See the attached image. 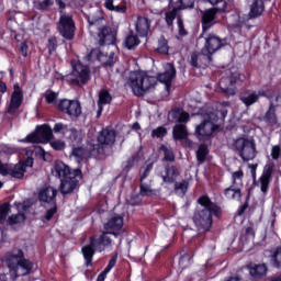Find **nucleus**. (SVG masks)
<instances>
[{
    "label": "nucleus",
    "instance_id": "nucleus-39",
    "mask_svg": "<svg viewBox=\"0 0 281 281\" xmlns=\"http://www.w3.org/2000/svg\"><path fill=\"white\" fill-rule=\"evenodd\" d=\"M245 177V173L243 170H237L232 173V186H235L238 188V186H243V179Z\"/></svg>",
    "mask_w": 281,
    "mask_h": 281
},
{
    "label": "nucleus",
    "instance_id": "nucleus-20",
    "mask_svg": "<svg viewBox=\"0 0 281 281\" xmlns=\"http://www.w3.org/2000/svg\"><path fill=\"white\" fill-rule=\"evenodd\" d=\"M100 150V145L95 143H88L87 148L85 147H74L72 148V157H75L76 161L80 164L82 159H87L90 155L98 153Z\"/></svg>",
    "mask_w": 281,
    "mask_h": 281
},
{
    "label": "nucleus",
    "instance_id": "nucleus-11",
    "mask_svg": "<svg viewBox=\"0 0 281 281\" xmlns=\"http://www.w3.org/2000/svg\"><path fill=\"white\" fill-rule=\"evenodd\" d=\"M53 133L56 135H63L68 142L72 144V146H78V144H82V132L76 130L71 125H67L65 123H55L53 127Z\"/></svg>",
    "mask_w": 281,
    "mask_h": 281
},
{
    "label": "nucleus",
    "instance_id": "nucleus-36",
    "mask_svg": "<svg viewBox=\"0 0 281 281\" xmlns=\"http://www.w3.org/2000/svg\"><path fill=\"white\" fill-rule=\"evenodd\" d=\"M124 45L127 49H133L134 47H137L139 45V38L137 35L130 34L125 37Z\"/></svg>",
    "mask_w": 281,
    "mask_h": 281
},
{
    "label": "nucleus",
    "instance_id": "nucleus-16",
    "mask_svg": "<svg viewBox=\"0 0 281 281\" xmlns=\"http://www.w3.org/2000/svg\"><path fill=\"white\" fill-rule=\"evenodd\" d=\"M21 104H23V91L21 90V87H19V83H15L11 99L7 104V115H19Z\"/></svg>",
    "mask_w": 281,
    "mask_h": 281
},
{
    "label": "nucleus",
    "instance_id": "nucleus-5",
    "mask_svg": "<svg viewBox=\"0 0 281 281\" xmlns=\"http://www.w3.org/2000/svg\"><path fill=\"white\" fill-rule=\"evenodd\" d=\"M127 85L132 89L134 95L142 98V95L148 93L150 89H155L157 78L148 75L146 71H134L130 74Z\"/></svg>",
    "mask_w": 281,
    "mask_h": 281
},
{
    "label": "nucleus",
    "instance_id": "nucleus-14",
    "mask_svg": "<svg viewBox=\"0 0 281 281\" xmlns=\"http://www.w3.org/2000/svg\"><path fill=\"white\" fill-rule=\"evenodd\" d=\"M171 11L166 13L167 25H172L175 19H177L178 10H188V8H194V0H168Z\"/></svg>",
    "mask_w": 281,
    "mask_h": 281
},
{
    "label": "nucleus",
    "instance_id": "nucleus-30",
    "mask_svg": "<svg viewBox=\"0 0 281 281\" xmlns=\"http://www.w3.org/2000/svg\"><path fill=\"white\" fill-rule=\"evenodd\" d=\"M265 12V1L262 0H254L250 4V11L248 13L249 19H258V16H262Z\"/></svg>",
    "mask_w": 281,
    "mask_h": 281
},
{
    "label": "nucleus",
    "instance_id": "nucleus-24",
    "mask_svg": "<svg viewBox=\"0 0 281 281\" xmlns=\"http://www.w3.org/2000/svg\"><path fill=\"white\" fill-rule=\"evenodd\" d=\"M58 194V190L54 187H45L40 190L38 200L42 203H48L49 205H56V196Z\"/></svg>",
    "mask_w": 281,
    "mask_h": 281
},
{
    "label": "nucleus",
    "instance_id": "nucleus-18",
    "mask_svg": "<svg viewBox=\"0 0 281 281\" xmlns=\"http://www.w3.org/2000/svg\"><path fill=\"white\" fill-rule=\"evenodd\" d=\"M60 181L61 194H71V192L78 188V183L80 181V170H76V173L63 178Z\"/></svg>",
    "mask_w": 281,
    "mask_h": 281
},
{
    "label": "nucleus",
    "instance_id": "nucleus-53",
    "mask_svg": "<svg viewBox=\"0 0 281 281\" xmlns=\"http://www.w3.org/2000/svg\"><path fill=\"white\" fill-rule=\"evenodd\" d=\"M49 144L54 150H65L66 144L64 140H53Z\"/></svg>",
    "mask_w": 281,
    "mask_h": 281
},
{
    "label": "nucleus",
    "instance_id": "nucleus-61",
    "mask_svg": "<svg viewBox=\"0 0 281 281\" xmlns=\"http://www.w3.org/2000/svg\"><path fill=\"white\" fill-rule=\"evenodd\" d=\"M198 60H199V55L193 53L191 55V65H192V67H199Z\"/></svg>",
    "mask_w": 281,
    "mask_h": 281
},
{
    "label": "nucleus",
    "instance_id": "nucleus-29",
    "mask_svg": "<svg viewBox=\"0 0 281 281\" xmlns=\"http://www.w3.org/2000/svg\"><path fill=\"white\" fill-rule=\"evenodd\" d=\"M162 180L165 183H175L179 177V169L177 167L169 165L165 168V171L161 173Z\"/></svg>",
    "mask_w": 281,
    "mask_h": 281
},
{
    "label": "nucleus",
    "instance_id": "nucleus-46",
    "mask_svg": "<svg viewBox=\"0 0 281 281\" xmlns=\"http://www.w3.org/2000/svg\"><path fill=\"white\" fill-rule=\"evenodd\" d=\"M160 150H162L165 155V161H175V153H172V149L168 148V146L162 145L160 147Z\"/></svg>",
    "mask_w": 281,
    "mask_h": 281
},
{
    "label": "nucleus",
    "instance_id": "nucleus-19",
    "mask_svg": "<svg viewBox=\"0 0 281 281\" xmlns=\"http://www.w3.org/2000/svg\"><path fill=\"white\" fill-rule=\"evenodd\" d=\"M263 95V98H272V94L269 90L261 89L258 92L254 90H246L240 94V100L246 106H251V104H256L258 102V98Z\"/></svg>",
    "mask_w": 281,
    "mask_h": 281
},
{
    "label": "nucleus",
    "instance_id": "nucleus-27",
    "mask_svg": "<svg viewBox=\"0 0 281 281\" xmlns=\"http://www.w3.org/2000/svg\"><path fill=\"white\" fill-rule=\"evenodd\" d=\"M136 34L142 38L148 36V32L150 31V21L147 18L138 16L135 22Z\"/></svg>",
    "mask_w": 281,
    "mask_h": 281
},
{
    "label": "nucleus",
    "instance_id": "nucleus-41",
    "mask_svg": "<svg viewBox=\"0 0 281 281\" xmlns=\"http://www.w3.org/2000/svg\"><path fill=\"white\" fill-rule=\"evenodd\" d=\"M204 2L211 3V5H217L216 10L218 12H226L227 11V2L225 0H202Z\"/></svg>",
    "mask_w": 281,
    "mask_h": 281
},
{
    "label": "nucleus",
    "instance_id": "nucleus-56",
    "mask_svg": "<svg viewBox=\"0 0 281 281\" xmlns=\"http://www.w3.org/2000/svg\"><path fill=\"white\" fill-rule=\"evenodd\" d=\"M116 262H117V257H112L111 260L109 261L108 266L104 269L105 273H111V269H113V267H115Z\"/></svg>",
    "mask_w": 281,
    "mask_h": 281
},
{
    "label": "nucleus",
    "instance_id": "nucleus-32",
    "mask_svg": "<svg viewBox=\"0 0 281 281\" xmlns=\"http://www.w3.org/2000/svg\"><path fill=\"white\" fill-rule=\"evenodd\" d=\"M224 194L226 199H229L231 201H240V188L232 184L231 187L226 188L224 191Z\"/></svg>",
    "mask_w": 281,
    "mask_h": 281
},
{
    "label": "nucleus",
    "instance_id": "nucleus-55",
    "mask_svg": "<svg viewBox=\"0 0 281 281\" xmlns=\"http://www.w3.org/2000/svg\"><path fill=\"white\" fill-rule=\"evenodd\" d=\"M190 266V257L188 255H183L179 260V267L181 269H186V267Z\"/></svg>",
    "mask_w": 281,
    "mask_h": 281
},
{
    "label": "nucleus",
    "instance_id": "nucleus-7",
    "mask_svg": "<svg viewBox=\"0 0 281 281\" xmlns=\"http://www.w3.org/2000/svg\"><path fill=\"white\" fill-rule=\"evenodd\" d=\"M26 157L27 158L24 162H19L14 165V167L5 165L0 160V175H2V177H7V175H10V177H13V179H23V177H25V169L32 168V166H34L32 150L26 151Z\"/></svg>",
    "mask_w": 281,
    "mask_h": 281
},
{
    "label": "nucleus",
    "instance_id": "nucleus-43",
    "mask_svg": "<svg viewBox=\"0 0 281 281\" xmlns=\"http://www.w3.org/2000/svg\"><path fill=\"white\" fill-rule=\"evenodd\" d=\"M271 263L277 269L281 267V248H277L271 256Z\"/></svg>",
    "mask_w": 281,
    "mask_h": 281
},
{
    "label": "nucleus",
    "instance_id": "nucleus-35",
    "mask_svg": "<svg viewBox=\"0 0 281 281\" xmlns=\"http://www.w3.org/2000/svg\"><path fill=\"white\" fill-rule=\"evenodd\" d=\"M249 273L252 278H262L267 276V266L265 263L249 268Z\"/></svg>",
    "mask_w": 281,
    "mask_h": 281
},
{
    "label": "nucleus",
    "instance_id": "nucleus-3",
    "mask_svg": "<svg viewBox=\"0 0 281 281\" xmlns=\"http://www.w3.org/2000/svg\"><path fill=\"white\" fill-rule=\"evenodd\" d=\"M229 106V102L224 101L218 104L217 112H211L203 115V122L195 127V134L198 135L199 139H205V137H211L212 133L218 128L216 123L218 122V115L222 120L227 117V109Z\"/></svg>",
    "mask_w": 281,
    "mask_h": 281
},
{
    "label": "nucleus",
    "instance_id": "nucleus-28",
    "mask_svg": "<svg viewBox=\"0 0 281 281\" xmlns=\"http://www.w3.org/2000/svg\"><path fill=\"white\" fill-rule=\"evenodd\" d=\"M216 24V10L209 9L202 12V30L203 32H207L212 25Z\"/></svg>",
    "mask_w": 281,
    "mask_h": 281
},
{
    "label": "nucleus",
    "instance_id": "nucleus-6",
    "mask_svg": "<svg viewBox=\"0 0 281 281\" xmlns=\"http://www.w3.org/2000/svg\"><path fill=\"white\" fill-rule=\"evenodd\" d=\"M88 23L90 34H95V30H98L99 45H113L115 43V32L106 26L104 18L93 20L88 16Z\"/></svg>",
    "mask_w": 281,
    "mask_h": 281
},
{
    "label": "nucleus",
    "instance_id": "nucleus-10",
    "mask_svg": "<svg viewBox=\"0 0 281 281\" xmlns=\"http://www.w3.org/2000/svg\"><path fill=\"white\" fill-rule=\"evenodd\" d=\"M171 117L178 122L172 131L173 139H187L188 127L183 124L190 120V114L182 109H175L171 111Z\"/></svg>",
    "mask_w": 281,
    "mask_h": 281
},
{
    "label": "nucleus",
    "instance_id": "nucleus-64",
    "mask_svg": "<svg viewBox=\"0 0 281 281\" xmlns=\"http://www.w3.org/2000/svg\"><path fill=\"white\" fill-rule=\"evenodd\" d=\"M258 168V165L251 164L249 165V169L251 171L252 177H256V169Z\"/></svg>",
    "mask_w": 281,
    "mask_h": 281
},
{
    "label": "nucleus",
    "instance_id": "nucleus-62",
    "mask_svg": "<svg viewBox=\"0 0 281 281\" xmlns=\"http://www.w3.org/2000/svg\"><path fill=\"white\" fill-rule=\"evenodd\" d=\"M106 276H109V272L106 270H103L97 278V281H104L106 280Z\"/></svg>",
    "mask_w": 281,
    "mask_h": 281
},
{
    "label": "nucleus",
    "instance_id": "nucleus-21",
    "mask_svg": "<svg viewBox=\"0 0 281 281\" xmlns=\"http://www.w3.org/2000/svg\"><path fill=\"white\" fill-rule=\"evenodd\" d=\"M175 76H177V70L172 64L165 65V72L158 75V80L162 85H165L166 91H170V85H172V80H175Z\"/></svg>",
    "mask_w": 281,
    "mask_h": 281
},
{
    "label": "nucleus",
    "instance_id": "nucleus-12",
    "mask_svg": "<svg viewBox=\"0 0 281 281\" xmlns=\"http://www.w3.org/2000/svg\"><path fill=\"white\" fill-rule=\"evenodd\" d=\"M69 80L77 85H87L89 80H91V70L89 69V66L83 65L80 61L72 64V72Z\"/></svg>",
    "mask_w": 281,
    "mask_h": 281
},
{
    "label": "nucleus",
    "instance_id": "nucleus-59",
    "mask_svg": "<svg viewBox=\"0 0 281 281\" xmlns=\"http://www.w3.org/2000/svg\"><path fill=\"white\" fill-rule=\"evenodd\" d=\"M115 63V53L111 52L109 55V59L104 63L105 67H111Z\"/></svg>",
    "mask_w": 281,
    "mask_h": 281
},
{
    "label": "nucleus",
    "instance_id": "nucleus-15",
    "mask_svg": "<svg viewBox=\"0 0 281 281\" xmlns=\"http://www.w3.org/2000/svg\"><path fill=\"white\" fill-rule=\"evenodd\" d=\"M60 35L67 41H71L76 34V23L70 14H61L58 23Z\"/></svg>",
    "mask_w": 281,
    "mask_h": 281
},
{
    "label": "nucleus",
    "instance_id": "nucleus-1",
    "mask_svg": "<svg viewBox=\"0 0 281 281\" xmlns=\"http://www.w3.org/2000/svg\"><path fill=\"white\" fill-rule=\"evenodd\" d=\"M122 227H124V217L122 215H115L104 224V229H106L105 233L99 237H91L90 245H87L81 249L86 260V267H91L95 251L102 252L106 247H111L112 240L111 237H109V234L117 236V233L115 232H120Z\"/></svg>",
    "mask_w": 281,
    "mask_h": 281
},
{
    "label": "nucleus",
    "instance_id": "nucleus-8",
    "mask_svg": "<svg viewBox=\"0 0 281 281\" xmlns=\"http://www.w3.org/2000/svg\"><path fill=\"white\" fill-rule=\"evenodd\" d=\"M235 150L243 161H254L258 151L256 150V140L254 138L240 137L234 142Z\"/></svg>",
    "mask_w": 281,
    "mask_h": 281
},
{
    "label": "nucleus",
    "instance_id": "nucleus-4",
    "mask_svg": "<svg viewBox=\"0 0 281 281\" xmlns=\"http://www.w3.org/2000/svg\"><path fill=\"white\" fill-rule=\"evenodd\" d=\"M5 265L9 268V273L12 280L21 278L23 276H29L32 271V261L26 260L23 257V250H13L12 252L5 256Z\"/></svg>",
    "mask_w": 281,
    "mask_h": 281
},
{
    "label": "nucleus",
    "instance_id": "nucleus-25",
    "mask_svg": "<svg viewBox=\"0 0 281 281\" xmlns=\"http://www.w3.org/2000/svg\"><path fill=\"white\" fill-rule=\"evenodd\" d=\"M155 194H157V191L153 190L150 184L140 182V194L132 198L130 205H139V203H142V196H155Z\"/></svg>",
    "mask_w": 281,
    "mask_h": 281
},
{
    "label": "nucleus",
    "instance_id": "nucleus-54",
    "mask_svg": "<svg viewBox=\"0 0 281 281\" xmlns=\"http://www.w3.org/2000/svg\"><path fill=\"white\" fill-rule=\"evenodd\" d=\"M168 133L165 127H157L151 132V137H165V135Z\"/></svg>",
    "mask_w": 281,
    "mask_h": 281
},
{
    "label": "nucleus",
    "instance_id": "nucleus-50",
    "mask_svg": "<svg viewBox=\"0 0 281 281\" xmlns=\"http://www.w3.org/2000/svg\"><path fill=\"white\" fill-rule=\"evenodd\" d=\"M27 150H32V155H34V153H35V155H37V157H42V159H45L46 153H45V149H43V147L35 146L33 148L26 149V153H27Z\"/></svg>",
    "mask_w": 281,
    "mask_h": 281
},
{
    "label": "nucleus",
    "instance_id": "nucleus-13",
    "mask_svg": "<svg viewBox=\"0 0 281 281\" xmlns=\"http://www.w3.org/2000/svg\"><path fill=\"white\" fill-rule=\"evenodd\" d=\"M243 82L245 80V75H241L234 69V71H229V78L223 77L220 80V88L222 89L223 93L226 95H236V89L234 88V85L236 82Z\"/></svg>",
    "mask_w": 281,
    "mask_h": 281
},
{
    "label": "nucleus",
    "instance_id": "nucleus-60",
    "mask_svg": "<svg viewBox=\"0 0 281 281\" xmlns=\"http://www.w3.org/2000/svg\"><path fill=\"white\" fill-rule=\"evenodd\" d=\"M178 27H179V34L180 36H186V29L183 27V20L181 18H178Z\"/></svg>",
    "mask_w": 281,
    "mask_h": 281
},
{
    "label": "nucleus",
    "instance_id": "nucleus-17",
    "mask_svg": "<svg viewBox=\"0 0 281 281\" xmlns=\"http://www.w3.org/2000/svg\"><path fill=\"white\" fill-rule=\"evenodd\" d=\"M57 106L61 113H66L69 117H79L82 113V106L76 100L63 99L58 102Z\"/></svg>",
    "mask_w": 281,
    "mask_h": 281
},
{
    "label": "nucleus",
    "instance_id": "nucleus-33",
    "mask_svg": "<svg viewBox=\"0 0 281 281\" xmlns=\"http://www.w3.org/2000/svg\"><path fill=\"white\" fill-rule=\"evenodd\" d=\"M260 190L263 194H267L269 190V183H271V170H266L259 179Z\"/></svg>",
    "mask_w": 281,
    "mask_h": 281
},
{
    "label": "nucleus",
    "instance_id": "nucleus-26",
    "mask_svg": "<svg viewBox=\"0 0 281 281\" xmlns=\"http://www.w3.org/2000/svg\"><path fill=\"white\" fill-rule=\"evenodd\" d=\"M99 148L100 144L105 146H113L115 144V131L113 130H102L98 136Z\"/></svg>",
    "mask_w": 281,
    "mask_h": 281
},
{
    "label": "nucleus",
    "instance_id": "nucleus-49",
    "mask_svg": "<svg viewBox=\"0 0 281 281\" xmlns=\"http://www.w3.org/2000/svg\"><path fill=\"white\" fill-rule=\"evenodd\" d=\"M57 98H58V93H56L52 90H47L45 92V100H46L47 104H54V102H56Z\"/></svg>",
    "mask_w": 281,
    "mask_h": 281
},
{
    "label": "nucleus",
    "instance_id": "nucleus-38",
    "mask_svg": "<svg viewBox=\"0 0 281 281\" xmlns=\"http://www.w3.org/2000/svg\"><path fill=\"white\" fill-rule=\"evenodd\" d=\"M266 122L272 126L278 124V119L276 117V106L273 104H270V108L266 113Z\"/></svg>",
    "mask_w": 281,
    "mask_h": 281
},
{
    "label": "nucleus",
    "instance_id": "nucleus-23",
    "mask_svg": "<svg viewBox=\"0 0 281 281\" xmlns=\"http://www.w3.org/2000/svg\"><path fill=\"white\" fill-rule=\"evenodd\" d=\"M221 38L214 35H210L206 38L205 45L202 48L203 56H212V54H216L218 49H221Z\"/></svg>",
    "mask_w": 281,
    "mask_h": 281
},
{
    "label": "nucleus",
    "instance_id": "nucleus-9",
    "mask_svg": "<svg viewBox=\"0 0 281 281\" xmlns=\"http://www.w3.org/2000/svg\"><path fill=\"white\" fill-rule=\"evenodd\" d=\"M54 139V130L47 124L40 125L36 131L20 139L23 144H47Z\"/></svg>",
    "mask_w": 281,
    "mask_h": 281
},
{
    "label": "nucleus",
    "instance_id": "nucleus-37",
    "mask_svg": "<svg viewBox=\"0 0 281 281\" xmlns=\"http://www.w3.org/2000/svg\"><path fill=\"white\" fill-rule=\"evenodd\" d=\"M112 97L106 90H101L99 93L98 106H104L105 104H111Z\"/></svg>",
    "mask_w": 281,
    "mask_h": 281
},
{
    "label": "nucleus",
    "instance_id": "nucleus-51",
    "mask_svg": "<svg viewBox=\"0 0 281 281\" xmlns=\"http://www.w3.org/2000/svg\"><path fill=\"white\" fill-rule=\"evenodd\" d=\"M153 170V165H147L146 168L140 170V182H146V177L150 175Z\"/></svg>",
    "mask_w": 281,
    "mask_h": 281
},
{
    "label": "nucleus",
    "instance_id": "nucleus-44",
    "mask_svg": "<svg viewBox=\"0 0 281 281\" xmlns=\"http://www.w3.org/2000/svg\"><path fill=\"white\" fill-rule=\"evenodd\" d=\"M207 153H210L207 150V146L200 145V147L196 151V158H198V161H200V164H203V161H205V158L207 157Z\"/></svg>",
    "mask_w": 281,
    "mask_h": 281
},
{
    "label": "nucleus",
    "instance_id": "nucleus-22",
    "mask_svg": "<svg viewBox=\"0 0 281 281\" xmlns=\"http://www.w3.org/2000/svg\"><path fill=\"white\" fill-rule=\"evenodd\" d=\"M52 175L54 177H57V179H66L67 177H71V175H76V170L71 171V168L67 166V164L57 160L54 162V166L52 168Z\"/></svg>",
    "mask_w": 281,
    "mask_h": 281
},
{
    "label": "nucleus",
    "instance_id": "nucleus-45",
    "mask_svg": "<svg viewBox=\"0 0 281 281\" xmlns=\"http://www.w3.org/2000/svg\"><path fill=\"white\" fill-rule=\"evenodd\" d=\"M25 221V214L23 213H18L15 215H11L8 218V224L9 225H16L19 223H23Z\"/></svg>",
    "mask_w": 281,
    "mask_h": 281
},
{
    "label": "nucleus",
    "instance_id": "nucleus-2",
    "mask_svg": "<svg viewBox=\"0 0 281 281\" xmlns=\"http://www.w3.org/2000/svg\"><path fill=\"white\" fill-rule=\"evenodd\" d=\"M198 203L200 206L194 212L193 223L200 232H210L212 227V214L218 216L221 207L210 200L207 195L199 198Z\"/></svg>",
    "mask_w": 281,
    "mask_h": 281
},
{
    "label": "nucleus",
    "instance_id": "nucleus-48",
    "mask_svg": "<svg viewBox=\"0 0 281 281\" xmlns=\"http://www.w3.org/2000/svg\"><path fill=\"white\" fill-rule=\"evenodd\" d=\"M8 214H10V205L9 204L0 205V223L5 222V218H8Z\"/></svg>",
    "mask_w": 281,
    "mask_h": 281
},
{
    "label": "nucleus",
    "instance_id": "nucleus-31",
    "mask_svg": "<svg viewBox=\"0 0 281 281\" xmlns=\"http://www.w3.org/2000/svg\"><path fill=\"white\" fill-rule=\"evenodd\" d=\"M189 188H190V181L181 180V181L175 182L173 192L178 196L183 198L186 194H188Z\"/></svg>",
    "mask_w": 281,
    "mask_h": 281
},
{
    "label": "nucleus",
    "instance_id": "nucleus-58",
    "mask_svg": "<svg viewBox=\"0 0 281 281\" xmlns=\"http://www.w3.org/2000/svg\"><path fill=\"white\" fill-rule=\"evenodd\" d=\"M280 155H281L280 146H278V145L273 146L272 150H271L272 159H280Z\"/></svg>",
    "mask_w": 281,
    "mask_h": 281
},
{
    "label": "nucleus",
    "instance_id": "nucleus-63",
    "mask_svg": "<svg viewBox=\"0 0 281 281\" xmlns=\"http://www.w3.org/2000/svg\"><path fill=\"white\" fill-rule=\"evenodd\" d=\"M20 52H21L22 56L26 57L27 56V45L21 44Z\"/></svg>",
    "mask_w": 281,
    "mask_h": 281
},
{
    "label": "nucleus",
    "instance_id": "nucleus-34",
    "mask_svg": "<svg viewBox=\"0 0 281 281\" xmlns=\"http://www.w3.org/2000/svg\"><path fill=\"white\" fill-rule=\"evenodd\" d=\"M116 1L117 0H104V8L110 12H119V13L126 12V7L115 4Z\"/></svg>",
    "mask_w": 281,
    "mask_h": 281
},
{
    "label": "nucleus",
    "instance_id": "nucleus-42",
    "mask_svg": "<svg viewBox=\"0 0 281 281\" xmlns=\"http://www.w3.org/2000/svg\"><path fill=\"white\" fill-rule=\"evenodd\" d=\"M105 55H103L102 50H100V48H94L90 52V54L88 55V60H100L102 63V60H104Z\"/></svg>",
    "mask_w": 281,
    "mask_h": 281
},
{
    "label": "nucleus",
    "instance_id": "nucleus-40",
    "mask_svg": "<svg viewBox=\"0 0 281 281\" xmlns=\"http://www.w3.org/2000/svg\"><path fill=\"white\" fill-rule=\"evenodd\" d=\"M33 5L35 10H47V8L54 5V0H34Z\"/></svg>",
    "mask_w": 281,
    "mask_h": 281
},
{
    "label": "nucleus",
    "instance_id": "nucleus-47",
    "mask_svg": "<svg viewBox=\"0 0 281 281\" xmlns=\"http://www.w3.org/2000/svg\"><path fill=\"white\" fill-rule=\"evenodd\" d=\"M158 52L159 54H168L169 47H168V41L166 37H160L158 41Z\"/></svg>",
    "mask_w": 281,
    "mask_h": 281
},
{
    "label": "nucleus",
    "instance_id": "nucleus-57",
    "mask_svg": "<svg viewBox=\"0 0 281 281\" xmlns=\"http://www.w3.org/2000/svg\"><path fill=\"white\" fill-rule=\"evenodd\" d=\"M56 47H57L56 37H50L48 40V52H49V54H52L53 52H56Z\"/></svg>",
    "mask_w": 281,
    "mask_h": 281
},
{
    "label": "nucleus",
    "instance_id": "nucleus-52",
    "mask_svg": "<svg viewBox=\"0 0 281 281\" xmlns=\"http://www.w3.org/2000/svg\"><path fill=\"white\" fill-rule=\"evenodd\" d=\"M52 207L46 212L44 218L45 221H52V218L54 217V214H56V212H58V207L56 206V204H50Z\"/></svg>",
    "mask_w": 281,
    "mask_h": 281
}]
</instances>
